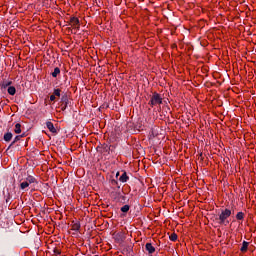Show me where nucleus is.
<instances>
[{
    "label": "nucleus",
    "instance_id": "obj_4",
    "mask_svg": "<svg viewBox=\"0 0 256 256\" xmlns=\"http://www.w3.org/2000/svg\"><path fill=\"white\" fill-rule=\"evenodd\" d=\"M70 25H71V27H72L73 29L79 30L80 27H81V24H80V22H79V18H77V17H71V18H70Z\"/></svg>",
    "mask_w": 256,
    "mask_h": 256
},
{
    "label": "nucleus",
    "instance_id": "obj_23",
    "mask_svg": "<svg viewBox=\"0 0 256 256\" xmlns=\"http://www.w3.org/2000/svg\"><path fill=\"white\" fill-rule=\"evenodd\" d=\"M50 101H55V96H54V94L50 96Z\"/></svg>",
    "mask_w": 256,
    "mask_h": 256
},
{
    "label": "nucleus",
    "instance_id": "obj_5",
    "mask_svg": "<svg viewBox=\"0 0 256 256\" xmlns=\"http://www.w3.org/2000/svg\"><path fill=\"white\" fill-rule=\"evenodd\" d=\"M71 231H79L81 229V222L77 221V220H73L71 222Z\"/></svg>",
    "mask_w": 256,
    "mask_h": 256
},
{
    "label": "nucleus",
    "instance_id": "obj_14",
    "mask_svg": "<svg viewBox=\"0 0 256 256\" xmlns=\"http://www.w3.org/2000/svg\"><path fill=\"white\" fill-rule=\"evenodd\" d=\"M58 75H61V69H59V67H56L52 72V77H58Z\"/></svg>",
    "mask_w": 256,
    "mask_h": 256
},
{
    "label": "nucleus",
    "instance_id": "obj_18",
    "mask_svg": "<svg viewBox=\"0 0 256 256\" xmlns=\"http://www.w3.org/2000/svg\"><path fill=\"white\" fill-rule=\"evenodd\" d=\"M55 97H61V89L57 88L54 90V94Z\"/></svg>",
    "mask_w": 256,
    "mask_h": 256
},
{
    "label": "nucleus",
    "instance_id": "obj_20",
    "mask_svg": "<svg viewBox=\"0 0 256 256\" xmlns=\"http://www.w3.org/2000/svg\"><path fill=\"white\" fill-rule=\"evenodd\" d=\"M21 139V136H16L14 138V141L11 143V145H15V143H17V141H19Z\"/></svg>",
    "mask_w": 256,
    "mask_h": 256
},
{
    "label": "nucleus",
    "instance_id": "obj_24",
    "mask_svg": "<svg viewBox=\"0 0 256 256\" xmlns=\"http://www.w3.org/2000/svg\"><path fill=\"white\" fill-rule=\"evenodd\" d=\"M116 177H119V172H117Z\"/></svg>",
    "mask_w": 256,
    "mask_h": 256
},
{
    "label": "nucleus",
    "instance_id": "obj_3",
    "mask_svg": "<svg viewBox=\"0 0 256 256\" xmlns=\"http://www.w3.org/2000/svg\"><path fill=\"white\" fill-rule=\"evenodd\" d=\"M37 183V179L33 176H28L23 182L20 183V189L25 190L29 185Z\"/></svg>",
    "mask_w": 256,
    "mask_h": 256
},
{
    "label": "nucleus",
    "instance_id": "obj_2",
    "mask_svg": "<svg viewBox=\"0 0 256 256\" xmlns=\"http://www.w3.org/2000/svg\"><path fill=\"white\" fill-rule=\"evenodd\" d=\"M162 104H163V97H161V94L154 92L149 101L150 107H155V105H162Z\"/></svg>",
    "mask_w": 256,
    "mask_h": 256
},
{
    "label": "nucleus",
    "instance_id": "obj_15",
    "mask_svg": "<svg viewBox=\"0 0 256 256\" xmlns=\"http://www.w3.org/2000/svg\"><path fill=\"white\" fill-rule=\"evenodd\" d=\"M12 81H8V82H2L1 84H0V87H1V89H7V87H9V85H12Z\"/></svg>",
    "mask_w": 256,
    "mask_h": 256
},
{
    "label": "nucleus",
    "instance_id": "obj_22",
    "mask_svg": "<svg viewBox=\"0 0 256 256\" xmlns=\"http://www.w3.org/2000/svg\"><path fill=\"white\" fill-rule=\"evenodd\" d=\"M111 185H119V182H117V180L113 179V180H111Z\"/></svg>",
    "mask_w": 256,
    "mask_h": 256
},
{
    "label": "nucleus",
    "instance_id": "obj_7",
    "mask_svg": "<svg viewBox=\"0 0 256 256\" xmlns=\"http://www.w3.org/2000/svg\"><path fill=\"white\" fill-rule=\"evenodd\" d=\"M145 249L150 255H153V253H155V247L151 243H146Z\"/></svg>",
    "mask_w": 256,
    "mask_h": 256
},
{
    "label": "nucleus",
    "instance_id": "obj_11",
    "mask_svg": "<svg viewBox=\"0 0 256 256\" xmlns=\"http://www.w3.org/2000/svg\"><path fill=\"white\" fill-rule=\"evenodd\" d=\"M62 101L63 103L61 104V109L62 111H65V109H67V97L63 96Z\"/></svg>",
    "mask_w": 256,
    "mask_h": 256
},
{
    "label": "nucleus",
    "instance_id": "obj_21",
    "mask_svg": "<svg viewBox=\"0 0 256 256\" xmlns=\"http://www.w3.org/2000/svg\"><path fill=\"white\" fill-rule=\"evenodd\" d=\"M54 254L61 255V251L59 250V248L54 249Z\"/></svg>",
    "mask_w": 256,
    "mask_h": 256
},
{
    "label": "nucleus",
    "instance_id": "obj_1",
    "mask_svg": "<svg viewBox=\"0 0 256 256\" xmlns=\"http://www.w3.org/2000/svg\"><path fill=\"white\" fill-rule=\"evenodd\" d=\"M228 217H231V210L225 208L219 214V224L220 225H229V221L227 220Z\"/></svg>",
    "mask_w": 256,
    "mask_h": 256
},
{
    "label": "nucleus",
    "instance_id": "obj_13",
    "mask_svg": "<svg viewBox=\"0 0 256 256\" xmlns=\"http://www.w3.org/2000/svg\"><path fill=\"white\" fill-rule=\"evenodd\" d=\"M15 93H17V89L15 88V86H9L8 87V94L9 95H15Z\"/></svg>",
    "mask_w": 256,
    "mask_h": 256
},
{
    "label": "nucleus",
    "instance_id": "obj_6",
    "mask_svg": "<svg viewBox=\"0 0 256 256\" xmlns=\"http://www.w3.org/2000/svg\"><path fill=\"white\" fill-rule=\"evenodd\" d=\"M46 127L50 131V133H53V135H57V128L53 125V122L47 121Z\"/></svg>",
    "mask_w": 256,
    "mask_h": 256
},
{
    "label": "nucleus",
    "instance_id": "obj_12",
    "mask_svg": "<svg viewBox=\"0 0 256 256\" xmlns=\"http://www.w3.org/2000/svg\"><path fill=\"white\" fill-rule=\"evenodd\" d=\"M236 219H237V221H243V220L245 219V213H243V212H238V213L236 214Z\"/></svg>",
    "mask_w": 256,
    "mask_h": 256
},
{
    "label": "nucleus",
    "instance_id": "obj_17",
    "mask_svg": "<svg viewBox=\"0 0 256 256\" xmlns=\"http://www.w3.org/2000/svg\"><path fill=\"white\" fill-rule=\"evenodd\" d=\"M14 132H15L16 134L21 133V124L17 123V124L15 125Z\"/></svg>",
    "mask_w": 256,
    "mask_h": 256
},
{
    "label": "nucleus",
    "instance_id": "obj_9",
    "mask_svg": "<svg viewBox=\"0 0 256 256\" xmlns=\"http://www.w3.org/2000/svg\"><path fill=\"white\" fill-rule=\"evenodd\" d=\"M119 181H121V183H127V181H129V176H127V172H123V174L119 178Z\"/></svg>",
    "mask_w": 256,
    "mask_h": 256
},
{
    "label": "nucleus",
    "instance_id": "obj_8",
    "mask_svg": "<svg viewBox=\"0 0 256 256\" xmlns=\"http://www.w3.org/2000/svg\"><path fill=\"white\" fill-rule=\"evenodd\" d=\"M247 249H249V242L243 241L242 247L240 248V251L242 253H247Z\"/></svg>",
    "mask_w": 256,
    "mask_h": 256
},
{
    "label": "nucleus",
    "instance_id": "obj_16",
    "mask_svg": "<svg viewBox=\"0 0 256 256\" xmlns=\"http://www.w3.org/2000/svg\"><path fill=\"white\" fill-rule=\"evenodd\" d=\"M129 209H131V206L129 205H124L121 207L122 213H128Z\"/></svg>",
    "mask_w": 256,
    "mask_h": 256
},
{
    "label": "nucleus",
    "instance_id": "obj_19",
    "mask_svg": "<svg viewBox=\"0 0 256 256\" xmlns=\"http://www.w3.org/2000/svg\"><path fill=\"white\" fill-rule=\"evenodd\" d=\"M169 239H170V241H177V234H176V233H172V234L169 236Z\"/></svg>",
    "mask_w": 256,
    "mask_h": 256
},
{
    "label": "nucleus",
    "instance_id": "obj_10",
    "mask_svg": "<svg viewBox=\"0 0 256 256\" xmlns=\"http://www.w3.org/2000/svg\"><path fill=\"white\" fill-rule=\"evenodd\" d=\"M13 139V134L11 132H7L4 134V141L9 142Z\"/></svg>",
    "mask_w": 256,
    "mask_h": 256
}]
</instances>
